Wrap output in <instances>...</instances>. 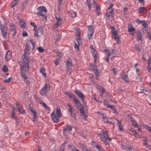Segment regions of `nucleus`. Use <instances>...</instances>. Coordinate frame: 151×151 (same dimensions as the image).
I'll list each match as a JSON object with an SVG mask.
<instances>
[{"label":"nucleus","mask_w":151,"mask_h":151,"mask_svg":"<svg viewBox=\"0 0 151 151\" xmlns=\"http://www.w3.org/2000/svg\"><path fill=\"white\" fill-rule=\"evenodd\" d=\"M88 32L89 33H94V29L92 26V25H89L88 26Z\"/></svg>","instance_id":"nucleus-27"},{"label":"nucleus","mask_w":151,"mask_h":151,"mask_svg":"<svg viewBox=\"0 0 151 151\" xmlns=\"http://www.w3.org/2000/svg\"><path fill=\"white\" fill-rule=\"evenodd\" d=\"M12 77H10L8 79H6L4 80V83H10L12 81Z\"/></svg>","instance_id":"nucleus-32"},{"label":"nucleus","mask_w":151,"mask_h":151,"mask_svg":"<svg viewBox=\"0 0 151 151\" xmlns=\"http://www.w3.org/2000/svg\"><path fill=\"white\" fill-rule=\"evenodd\" d=\"M68 106H69L68 110V111H69L70 113V115L74 119H75L76 117V114L74 111V109L72 108L70 104H68Z\"/></svg>","instance_id":"nucleus-9"},{"label":"nucleus","mask_w":151,"mask_h":151,"mask_svg":"<svg viewBox=\"0 0 151 151\" xmlns=\"http://www.w3.org/2000/svg\"><path fill=\"white\" fill-rule=\"evenodd\" d=\"M65 145L63 143L62 145V147L60 148V151H64L65 147Z\"/></svg>","instance_id":"nucleus-52"},{"label":"nucleus","mask_w":151,"mask_h":151,"mask_svg":"<svg viewBox=\"0 0 151 151\" xmlns=\"http://www.w3.org/2000/svg\"><path fill=\"white\" fill-rule=\"evenodd\" d=\"M113 6V4H111L109 6L108 8V9L109 10V12L110 13H112L113 12L114 9L112 8V7Z\"/></svg>","instance_id":"nucleus-26"},{"label":"nucleus","mask_w":151,"mask_h":151,"mask_svg":"<svg viewBox=\"0 0 151 151\" xmlns=\"http://www.w3.org/2000/svg\"><path fill=\"white\" fill-rule=\"evenodd\" d=\"M25 23L22 21H20V26L21 27H25Z\"/></svg>","instance_id":"nucleus-49"},{"label":"nucleus","mask_w":151,"mask_h":151,"mask_svg":"<svg viewBox=\"0 0 151 151\" xmlns=\"http://www.w3.org/2000/svg\"><path fill=\"white\" fill-rule=\"evenodd\" d=\"M112 37L116 41L119 42V37L118 33L116 31H113L112 32Z\"/></svg>","instance_id":"nucleus-10"},{"label":"nucleus","mask_w":151,"mask_h":151,"mask_svg":"<svg viewBox=\"0 0 151 151\" xmlns=\"http://www.w3.org/2000/svg\"><path fill=\"white\" fill-rule=\"evenodd\" d=\"M82 149L83 151H90V150H88L87 149L85 145H83L82 147Z\"/></svg>","instance_id":"nucleus-54"},{"label":"nucleus","mask_w":151,"mask_h":151,"mask_svg":"<svg viewBox=\"0 0 151 151\" xmlns=\"http://www.w3.org/2000/svg\"><path fill=\"white\" fill-rule=\"evenodd\" d=\"M56 114L57 116L59 118L61 117L62 116L61 110L59 107H58L57 108Z\"/></svg>","instance_id":"nucleus-18"},{"label":"nucleus","mask_w":151,"mask_h":151,"mask_svg":"<svg viewBox=\"0 0 151 151\" xmlns=\"http://www.w3.org/2000/svg\"><path fill=\"white\" fill-rule=\"evenodd\" d=\"M12 117L14 120H15L18 123L19 120L18 118L15 115V114H12Z\"/></svg>","instance_id":"nucleus-31"},{"label":"nucleus","mask_w":151,"mask_h":151,"mask_svg":"<svg viewBox=\"0 0 151 151\" xmlns=\"http://www.w3.org/2000/svg\"><path fill=\"white\" fill-rule=\"evenodd\" d=\"M9 29L10 32H12V35L13 36L17 34V31L15 29V26L14 24L13 23H10L9 25Z\"/></svg>","instance_id":"nucleus-7"},{"label":"nucleus","mask_w":151,"mask_h":151,"mask_svg":"<svg viewBox=\"0 0 151 151\" xmlns=\"http://www.w3.org/2000/svg\"><path fill=\"white\" fill-rule=\"evenodd\" d=\"M145 22V20H144L141 21V20H140L138 19H137L136 20V22L137 23H140L141 24V23H142L143 22Z\"/></svg>","instance_id":"nucleus-51"},{"label":"nucleus","mask_w":151,"mask_h":151,"mask_svg":"<svg viewBox=\"0 0 151 151\" xmlns=\"http://www.w3.org/2000/svg\"><path fill=\"white\" fill-rule=\"evenodd\" d=\"M101 93L100 95V96H101V97H102L103 96V95L104 94V92H105V89L103 88H101Z\"/></svg>","instance_id":"nucleus-58"},{"label":"nucleus","mask_w":151,"mask_h":151,"mask_svg":"<svg viewBox=\"0 0 151 151\" xmlns=\"http://www.w3.org/2000/svg\"><path fill=\"white\" fill-rule=\"evenodd\" d=\"M75 103V105L76 107L79 109L81 106V104L80 101L77 99H74L73 100Z\"/></svg>","instance_id":"nucleus-13"},{"label":"nucleus","mask_w":151,"mask_h":151,"mask_svg":"<svg viewBox=\"0 0 151 151\" xmlns=\"http://www.w3.org/2000/svg\"><path fill=\"white\" fill-rule=\"evenodd\" d=\"M65 94L68 96L70 98L73 99V100L74 99H76L75 98L76 96L74 94L70 93L68 91L65 92Z\"/></svg>","instance_id":"nucleus-14"},{"label":"nucleus","mask_w":151,"mask_h":151,"mask_svg":"<svg viewBox=\"0 0 151 151\" xmlns=\"http://www.w3.org/2000/svg\"><path fill=\"white\" fill-rule=\"evenodd\" d=\"M101 132L103 134V137H101V139H105L109 141H111V140L109 137V135L106 131L102 130Z\"/></svg>","instance_id":"nucleus-6"},{"label":"nucleus","mask_w":151,"mask_h":151,"mask_svg":"<svg viewBox=\"0 0 151 151\" xmlns=\"http://www.w3.org/2000/svg\"><path fill=\"white\" fill-rule=\"evenodd\" d=\"M89 67L94 72L95 71H96L98 70L97 68L93 65L92 64H91L89 65Z\"/></svg>","instance_id":"nucleus-29"},{"label":"nucleus","mask_w":151,"mask_h":151,"mask_svg":"<svg viewBox=\"0 0 151 151\" xmlns=\"http://www.w3.org/2000/svg\"><path fill=\"white\" fill-rule=\"evenodd\" d=\"M1 35L4 38H6L7 34L6 29L4 25L1 24Z\"/></svg>","instance_id":"nucleus-8"},{"label":"nucleus","mask_w":151,"mask_h":151,"mask_svg":"<svg viewBox=\"0 0 151 151\" xmlns=\"http://www.w3.org/2000/svg\"><path fill=\"white\" fill-rule=\"evenodd\" d=\"M63 3V0H59L58 4V9L60 11L61 10V6Z\"/></svg>","instance_id":"nucleus-28"},{"label":"nucleus","mask_w":151,"mask_h":151,"mask_svg":"<svg viewBox=\"0 0 151 151\" xmlns=\"http://www.w3.org/2000/svg\"><path fill=\"white\" fill-rule=\"evenodd\" d=\"M22 77L24 79V81L26 83H27V84L29 85L30 84V82L27 79V77L26 76V78H24L23 76H22Z\"/></svg>","instance_id":"nucleus-48"},{"label":"nucleus","mask_w":151,"mask_h":151,"mask_svg":"<svg viewBox=\"0 0 151 151\" xmlns=\"http://www.w3.org/2000/svg\"><path fill=\"white\" fill-rule=\"evenodd\" d=\"M40 72L42 74L44 77H46V73L45 72V69L43 67H42L41 68L40 70Z\"/></svg>","instance_id":"nucleus-21"},{"label":"nucleus","mask_w":151,"mask_h":151,"mask_svg":"<svg viewBox=\"0 0 151 151\" xmlns=\"http://www.w3.org/2000/svg\"><path fill=\"white\" fill-rule=\"evenodd\" d=\"M38 51L40 52H43L44 51V49L40 47L38 48Z\"/></svg>","instance_id":"nucleus-50"},{"label":"nucleus","mask_w":151,"mask_h":151,"mask_svg":"<svg viewBox=\"0 0 151 151\" xmlns=\"http://www.w3.org/2000/svg\"><path fill=\"white\" fill-rule=\"evenodd\" d=\"M62 21V19L57 21V23L54 26V27L56 28L60 26Z\"/></svg>","instance_id":"nucleus-22"},{"label":"nucleus","mask_w":151,"mask_h":151,"mask_svg":"<svg viewBox=\"0 0 151 151\" xmlns=\"http://www.w3.org/2000/svg\"><path fill=\"white\" fill-rule=\"evenodd\" d=\"M47 83H45L44 86L40 91V94L41 96H47L46 90L47 89Z\"/></svg>","instance_id":"nucleus-5"},{"label":"nucleus","mask_w":151,"mask_h":151,"mask_svg":"<svg viewBox=\"0 0 151 151\" xmlns=\"http://www.w3.org/2000/svg\"><path fill=\"white\" fill-rule=\"evenodd\" d=\"M75 93L80 98H83L84 96L81 92L78 90H75Z\"/></svg>","instance_id":"nucleus-17"},{"label":"nucleus","mask_w":151,"mask_h":151,"mask_svg":"<svg viewBox=\"0 0 151 151\" xmlns=\"http://www.w3.org/2000/svg\"><path fill=\"white\" fill-rule=\"evenodd\" d=\"M69 14L70 16L72 17H75L76 16V12L73 11L70 12Z\"/></svg>","instance_id":"nucleus-40"},{"label":"nucleus","mask_w":151,"mask_h":151,"mask_svg":"<svg viewBox=\"0 0 151 151\" xmlns=\"http://www.w3.org/2000/svg\"><path fill=\"white\" fill-rule=\"evenodd\" d=\"M73 67L72 62L71 59L68 58L65 63L66 72L68 74H70L72 72V67Z\"/></svg>","instance_id":"nucleus-2"},{"label":"nucleus","mask_w":151,"mask_h":151,"mask_svg":"<svg viewBox=\"0 0 151 151\" xmlns=\"http://www.w3.org/2000/svg\"><path fill=\"white\" fill-rule=\"evenodd\" d=\"M138 10H139V13L141 12H147L146 10V8L144 7H141L139 8L138 9Z\"/></svg>","instance_id":"nucleus-23"},{"label":"nucleus","mask_w":151,"mask_h":151,"mask_svg":"<svg viewBox=\"0 0 151 151\" xmlns=\"http://www.w3.org/2000/svg\"><path fill=\"white\" fill-rule=\"evenodd\" d=\"M136 80L137 81L141 82L142 80L141 77L139 74H138L137 76L136 77Z\"/></svg>","instance_id":"nucleus-44"},{"label":"nucleus","mask_w":151,"mask_h":151,"mask_svg":"<svg viewBox=\"0 0 151 151\" xmlns=\"http://www.w3.org/2000/svg\"><path fill=\"white\" fill-rule=\"evenodd\" d=\"M37 9L38 11V12L36 13L37 15L42 16L46 19V15L43 13V12H47V10L46 7L44 6H41L38 7Z\"/></svg>","instance_id":"nucleus-3"},{"label":"nucleus","mask_w":151,"mask_h":151,"mask_svg":"<svg viewBox=\"0 0 151 151\" xmlns=\"http://www.w3.org/2000/svg\"><path fill=\"white\" fill-rule=\"evenodd\" d=\"M134 48L137 50L140 51L139 46L137 45H134Z\"/></svg>","instance_id":"nucleus-56"},{"label":"nucleus","mask_w":151,"mask_h":151,"mask_svg":"<svg viewBox=\"0 0 151 151\" xmlns=\"http://www.w3.org/2000/svg\"><path fill=\"white\" fill-rule=\"evenodd\" d=\"M78 109H79L80 111V112L82 113V115H84L85 113L83 107L81 106Z\"/></svg>","instance_id":"nucleus-38"},{"label":"nucleus","mask_w":151,"mask_h":151,"mask_svg":"<svg viewBox=\"0 0 151 151\" xmlns=\"http://www.w3.org/2000/svg\"><path fill=\"white\" fill-rule=\"evenodd\" d=\"M5 58L6 60H8L11 58V53L9 50H8L6 52Z\"/></svg>","instance_id":"nucleus-19"},{"label":"nucleus","mask_w":151,"mask_h":151,"mask_svg":"<svg viewBox=\"0 0 151 151\" xmlns=\"http://www.w3.org/2000/svg\"><path fill=\"white\" fill-rule=\"evenodd\" d=\"M20 65L21 76H23L24 78L25 79L26 78V76L25 73L26 68L24 66V65H25L24 63V61H23V63L20 62Z\"/></svg>","instance_id":"nucleus-4"},{"label":"nucleus","mask_w":151,"mask_h":151,"mask_svg":"<svg viewBox=\"0 0 151 151\" xmlns=\"http://www.w3.org/2000/svg\"><path fill=\"white\" fill-rule=\"evenodd\" d=\"M108 102L107 101L106 99H104V105L106 106H107V105H109Z\"/></svg>","instance_id":"nucleus-53"},{"label":"nucleus","mask_w":151,"mask_h":151,"mask_svg":"<svg viewBox=\"0 0 151 151\" xmlns=\"http://www.w3.org/2000/svg\"><path fill=\"white\" fill-rule=\"evenodd\" d=\"M55 18L57 21L58 20H59L62 19V18H61V17L59 15L56 14L55 15Z\"/></svg>","instance_id":"nucleus-55"},{"label":"nucleus","mask_w":151,"mask_h":151,"mask_svg":"<svg viewBox=\"0 0 151 151\" xmlns=\"http://www.w3.org/2000/svg\"><path fill=\"white\" fill-rule=\"evenodd\" d=\"M51 116L53 121L55 122H59V120L58 117H57L55 114L53 112L51 114Z\"/></svg>","instance_id":"nucleus-12"},{"label":"nucleus","mask_w":151,"mask_h":151,"mask_svg":"<svg viewBox=\"0 0 151 151\" xmlns=\"http://www.w3.org/2000/svg\"><path fill=\"white\" fill-rule=\"evenodd\" d=\"M92 53L93 56L94 58H97V52L96 50H95L91 52Z\"/></svg>","instance_id":"nucleus-34"},{"label":"nucleus","mask_w":151,"mask_h":151,"mask_svg":"<svg viewBox=\"0 0 151 151\" xmlns=\"http://www.w3.org/2000/svg\"><path fill=\"white\" fill-rule=\"evenodd\" d=\"M115 119L117 122V124L119 126L118 130L122 131L123 130V126L121 122L117 119Z\"/></svg>","instance_id":"nucleus-15"},{"label":"nucleus","mask_w":151,"mask_h":151,"mask_svg":"<svg viewBox=\"0 0 151 151\" xmlns=\"http://www.w3.org/2000/svg\"><path fill=\"white\" fill-rule=\"evenodd\" d=\"M107 107L108 108H110L112 110H113L115 107L113 105H107Z\"/></svg>","instance_id":"nucleus-61"},{"label":"nucleus","mask_w":151,"mask_h":151,"mask_svg":"<svg viewBox=\"0 0 151 151\" xmlns=\"http://www.w3.org/2000/svg\"><path fill=\"white\" fill-rule=\"evenodd\" d=\"M39 35H42L43 34V29L42 28H39L37 31Z\"/></svg>","instance_id":"nucleus-35"},{"label":"nucleus","mask_w":151,"mask_h":151,"mask_svg":"<svg viewBox=\"0 0 151 151\" xmlns=\"http://www.w3.org/2000/svg\"><path fill=\"white\" fill-rule=\"evenodd\" d=\"M30 24L34 27V30H35L37 29V26L34 22H31L30 23Z\"/></svg>","instance_id":"nucleus-45"},{"label":"nucleus","mask_w":151,"mask_h":151,"mask_svg":"<svg viewBox=\"0 0 151 151\" xmlns=\"http://www.w3.org/2000/svg\"><path fill=\"white\" fill-rule=\"evenodd\" d=\"M2 70L4 72H7L8 70V67L6 65H4L2 68Z\"/></svg>","instance_id":"nucleus-37"},{"label":"nucleus","mask_w":151,"mask_h":151,"mask_svg":"<svg viewBox=\"0 0 151 151\" xmlns=\"http://www.w3.org/2000/svg\"><path fill=\"white\" fill-rule=\"evenodd\" d=\"M61 36L60 35H57V37L56 38V41H55V44H56L59 41L61 38Z\"/></svg>","instance_id":"nucleus-42"},{"label":"nucleus","mask_w":151,"mask_h":151,"mask_svg":"<svg viewBox=\"0 0 151 151\" xmlns=\"http://www.w3.org/2000/svg\"><path fill=\"white\" fill-rule=\"evenodd\" d=\"M79 37H80V36H79L78 38V39H77L76 40V41L78 42V44L75 42V48L77 49V50H78V49L79 47V44H80V43L79 42V41H80V40Z\"/></svg>","instance_id":"nucleus-24"},{"label":"nucleus","mask_w":151,"mask_h":151,"mask_svg":"<svg viewBox=\"0 0 151 151\" xmlns=\"http://www.w3.org/2000/svg\"><path fill=\"white\" fill-rule=\"evenodd\" d=\"M148 37L149 39L151 40V32H149L148 33Z\"/></svg>","instance_id":"nucleus-64"},{"label":"nucleus","mask_w":151,"mask_h":151,"mask_svg":"<svg viewBox=\"0 0 151 151\" xmlns=\"http://www.w3.org/2000/svg\"><path fill=\"white\" fill-rule=\"evenodd\" d=\"M96 14L99 16L100 14V9L99 6H96Z\"/></svg>","instance_id":"nucleus-39"},{"label":"nucleus","mask_w":151,"mask_h":151,"mask_svg":"<svg viewBox=\"0 0 151 151\" xmlns=\"http://www.w3.org/2000/svg\"><path fill=\"white\" fill-rule=\"evenodd\" d=\"M86 4L88 6V8L90 9L91 7V5L90 2H86Z\"/></svg>","instance_id":"nucleus-62"},{"label":"nucleus","mask_w":151,"mask_h":151,"mask_svg":"<svg viewBox=\"0 0 151 151\" xmlns=\"http://www.w3.org/2000/svg\"><path fill=\"white\" fill-rule=\"evenodd\" d=\"M95 147L99 151H104L102 147L98 145H96Z\"/></svg>","instance_id":"nucleus-36"},{"label":"nucleus","mask_w":151,"mask_h":151,"mask_svg":"<svg viewBox=\"0 0 151 151\" xmlns=\"http://www.w3.org/2000/svg\"><path fill=\"white\" fill-rule=\"evenodd\" d=\"M19 1V0H14L11 3V7H13L14 6L18 3Z\"/></svg>","instance_id":"nucleus-30"},{"label":"nucleus","mask_w":151,"mask_h":151,"mask_svg":"<svg viewBox=\"0 0 151 151\" xmlns=\"http://www.w3.org/2000/svg\"><path fill=\"white\" fill-rule=\"evenodd\" d=\"M95 74H96V79H97L98 78L99 76V75H100V74L99 73V72L98 71V70H97V71H95Z\"/></svg>","instance_id":"nucleus-57"},{"label":"nucleus","mask_w":151,"mask_h":151,"mask_svg":"<svg viewBox=\"0 0 151 151\" xmlns=\"http://www.w3.org/2000/svg\"><path fill=\"white\" fill-rule=\"evenodd\" d=\"M137 40L138 41L140 40H141V38L142 37V35L141 32L140 30H138L137 33Z\"/></svg>","instance_id":"nucleus-20"},{"label":"nucleus","mask_w":151,"mask_h":151,"mask_svg":"<svg viewBox=\"0 0 151 151\" xmlns=\"http://www.w3.org/2000/svg\"><path fill=\"white\" fill-rule=\"evenodd\" d=\"M128 31L129 32H131L134 30V28L132 27H129L128 29Z\"/></svg>","instance_id":"nucleus-63"},{"label":"nucleus","mask_w":151,"mask_h":151,"mask_svg":"<svg viewBox=\"0 0 151 151\" xmlns=\"http://www.w3.org/2000/svg\"><path fill=\"white\" fill-rule=\"evenodd\" d=\"M57 57L59 58H61L62 57V54L60 52H57Z\"/></svg>","instance_id":"nucleus-59"},{"label":"nucleus","mask_w":151,"mask_h":151,"mask_svg":"<svg viewBox=\"0 0 151 151\" xmlns=\"http://www.w3.org/2000/svg\"><path fill=\"white\" fill-rule=\"evenodd\" d=\"M17 109L18 111L21 114L25 113L24 110L22 108V106H21L20 107H18Z\"/></svg>","instance_id":"nucleus-25"},{"label":"nucleus","mask_w":151,"mask_h":151,"mask_svg":"<svg viewBox=\"0 0 151 151\" xmlns=\"http://www.w3.org/2000/svg\"><path fill=\"white\" fill-rule=\"evenodd\" d=\"M68 148L70 150L73 151H75L76 150V148L75 147L73 146L70 145H69L68 146Z\"/></svg>","instance_id":"nucleus-41"},{"label":"nucleus","mask_w":151,"mask_h":151,"mask_svg":"<svg viewBox=\"0 0 151 151\" xmlns=\"http://www.w3.org/2000/svg\"><path fill=\"white\" fill-rule=\"evenodd\" d=\"M121 78L124 80L126 83H128L129 81L128 76L126 74H122L121 76Z\"/></svg>","instance_id":"nucleus-16"},{"label":"nucleus","mask_w":151,"mask_h":151,"mask_svg":"<svg viewBox=\"0 0 151 151\" xmlns=\"http://www.w3.org/2000/svg\"><path fill=\"white\" fill-rule=\"evenodd\" d=\"M72 129V127L69 124H67L66 127H65L63 130L64 133H65L66 132H70Z\"/></svg>","instance_id":"nucleus-11"},{"label":"nucleus","mask_w":151,"mask_h":151,"mask_svg":"<svg viewBox=\"0 0 151 151\" xmlns=\"http://www.w3.org/2000/svg\"><path fill=\"white\" fill-rule=\"evenodd\" d=\"M93 34V33L88 32L87 35V37L89 40L91 39L92 38Z\"/></svg>","instance_id":"nucleus-47"},{"label":"nucleus","mask_w":151,"mask_h":151,"mask_svg":"<svg viewBox=\"0 0 151 151\" xmlns=\"http://www.w3.org/2000/svg\"><path fill=\"white\" fill-rule=\"evenodd\" d=\"M61 59V58H60L57 57L55 61V64L56 65H57L58 64L59 62H60Z\"/></svg>","instance_id":"nucleus-43"},{"label":"nucleus","mask_w":151,"mask_h":151,"mask_svg":"<svg viewBox=\"0 0 151 151\" xmlns=\"http://www.w3.org/2000/svg\"><path fill=\"white\" fill-rule=\"evenodd\" d=\"M30 47L29 45L27 43L26 44L25 48L24 49V53L23 54L24 58H23V60L24 61L25 66L28 69L29 68V61H30L29 58L28 57L30 53Z\"/></svg>","instance_id":"nucleus-1"},{"label":"nucleus","mask_w":151,"mask_h":151,"mask_svg":"<svg viewBox=\"0 0 151 151\" xmlns=\"http://www.w3.org/2000/svg\"><path fill=\"white\" fill-rule=\"evenodd\" d=\"M35 99L36 101L39 102L40 104L42 103V102H43L42 100H41L40 98L36 96H35Z\"/></svg>","instance_id":"nucleus-33"},{"label":"nucleus","mask_w":151,"mask_h":151,"mask_svg":"<svg viewBox=\"0 0 151 151\" xmlns=\"http://www.w3.org/2000/svg\"><path fill=\"white\" fill-rule=\"evenodd\" d=\"M104 51L106 52V53L107 54V56H108V57H109L111 55L110 51L107 49H105Z\"/></svg>","instance_id":"nucleus-46"},{"label":"nucleus","mask_w":151,"mask_h":151,"mask_svg":"<svg viewBox=\"0 0 151 151\" xmlns=\"http://www.w3.org/2000/svg\"><path fill=\"white\" fill-rule=\"evenodd\" d=\"M37 29L34 30L35 31L34 35L35 37H38L39 36L38 35H39L37 32L36 31Z\"/></svg>","instance_id":"nucleus-60"}]
</instances>
